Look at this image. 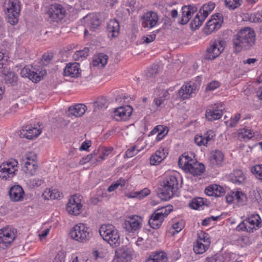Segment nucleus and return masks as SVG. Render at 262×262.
Returning <instances> with one entry per match:
<instances>
[{
  "label": "nucleus",
  "instance_id": "f257e3e1",
  "mask_svg": "<svg viewBox=\"0 0 262 262\" xmlns=\"http://www.w3.org/2000/svg\"><path fill=\"white\" fill-rule=\"evenodd\" d=\"M255 41V34L253 29L246 27L241 29L233 37V43L236 52L249 49Z\"/></svg>",
  "mask_w": 262,
  "mask_h": 262
},
{
  "label": "nucleus",
  "instance_id": "f03ea898",
  "mask_svg": "<svg viewBox=\"0 0 262 262\" xmlns=\"http://www.w3.org/2000/svg\"><path fill=\"white\" fill-rule=\"evenodd\" d=\"M99 234L102 238L112 247H117L120 244V237L118 230L111 224H104L100 226Z\"/></svg>",
  "mask_w": 262,
  "mask_h": 262
},
{
  "label": "nucleus",
  "instance_id": "7ed1b4c3",
  "mask_svg": "<svg viewBox=\"0 0 262 262\" xmlns=\"http://www.w3.org/2000/svg\"><path fill=\"white\" fill-rule=\"evenodd\" d=\"M161 186L160 198L164 201L169 200L178 189V182L177 178L173 176H167L161 183Z\"/></svg>",
  "mask_w": 262,
  "mask_h": 262
},
{
  "label": "nucleus",
  "instance_id": "20e7f679",
  "mask_svg": "<svg viewBox=\"0 0 262 262\" xmlns=\"http://www.w3.org/2000/svg\"><path fill=\"white\" fill-rule=\"evenodd\" d=\"M19 168L18 161L14 158L8 159L0 164V179L11 180L17 174Z\"/></svg>",
  "mask_w": 262,
  "mask_h": 262
},
{
  "label": "nucleus",
  "instance_id": "39448f33",
  "mask_svg": "<svg viewBox=\"0 0 262 262\" xmlns=\"http://www.w3.org/2000/svg\"><path fill=\"white\" fill-rule=\"evenodd\" d=\"M262 226V221L258 214H251L248 215L237 227V231H246L253 233L258 230Z\"/></svg>",
  "mask_w": 262,
  "mask_h": 262
},
{
  "label": "nucleus",
  "instance_id": "423d86ee",
  "mask_svg": "<svg viewBox=\"0 0 262 262\" xmlns=\"http://www.w3.org/2000/svg\"><path fill=\"white\" fill-rule=\"evenodd\" d=\"M4 8L7 21L12 25H16L18 21L20 11L19 0H5Z\"/></svg>",
  "mask_w": 262,
  "mask_h": 262
},
{
  "label": "nucleus",
  "instance_id": "0eeeda50",
  "mask_svg": "<svg viewBox=\"0 0 262 262\" xmlns=\"http://www.w3.org/2000/svg\"><path fill=\"white\" fill-rule=\"evenodd\" d=\"M172 210V206H166L157 209L151 215L148 223L150 226L155 229H159L164 219Z\"/></svg>",
  "mask_w": 262,
  "mask_h": 262
},
{
  "label": "nucleus",
  "instance_id": "6e6552de",
  "mask_svg": "<svg viewBox=\"0 0 262 262\" xmlns=\"http://www.w3.org/2000/svg\"><path fill=\"white\" fill-rule=\"evenodd\" d=\"M70 235L75 241L84 243L91 237L90 228L83 223L76 224L71 230Z\"/></svg>",
  "mask_w": 262,
  "mask_h": 262
},
{
  "label": "nucleus",
  "instance_id": "1a4fd4ad",
  "mask_svg": "<svg viewBox=\"0 0 262 262\" xmlns=\"http://www.w3.org/2000/svg\"><path fill=\"white\" fill-rule=\"evenodd\" d=\"M14 228L7 226L0 229V247L5 249L9 246L16 237Z\"/></svg>",
  "mask_w": 262,
  "mask_h": 262
},
{
  "label": "nucleus",
  "instance_id": "9d476101",
  "mask_svg": "<svg viewBox=\"0 0 262 262\" xmlns=\"http://www.w3.org/2000/svg\"><path fill=\"white\" fill-rule=\"evenodd\" d=\"M82 196L79 194H75L69 200L67 205V211L70 214L77 215L80 213L83 206Z\"/></svg>",
  "mask_w": 262,
  "mask_h": 262
},
{
  "label": "nucleus",
  "instance_id": "9b49d317",
  "mask_svg": "<svg viewBox=\"0 0 262 262\" xmlns=\"http://www.w3.org/2000/svg\"><path fill=\"white\" fill-rule=\"evenodd\" d=\"M46 73V72L45 70L39 71L30 66L25 67L20 72L22 77H27L34 82L40 81Z\"/></svg>",
  "mask_w": 262,
  "mask_h": 262
},
{
  "label": "nucleus",
  "instance_id": "f8f14e48",
  "mask_svg": "<svg viewBox=\"0 0 262 262\" xmlns=\"http://www.w3.org/2000/svg\"><path fill=\"white\" fill-rule=\"evenodd\" d=\"M225 109L223 103H214L209 105L206 111L205 117L210 121H214L221 118Z\"/></svg>",
  "mask_w": 262,
  "mask_h": 262
},
{
  "label": "nucleus",
  "instance_id": "ddd939ff",
  "mask_svg": "<svg viewBox=\"0 0 262 262\" xmlns=\"http://www.w3.org/2000/svg\"><path fill=\"white\" fill-rule=\"evenodd\" d=\"M142 219L138 215L128 216L124 221V227L129 232L140 229L142 224Z\"/></svg>",
  "mask_w": 262,
  "mask_h": 262
},
{
  "label": "nucleus",
  "instance_id": "4468645a",
  "mask_svg": "<svg viewBox=\"0 0 262 262\" xmlns=\"http://www.w3.org/2000/svg\"><path fill=\"white\" fill-rule=\"evenodd\" d=\"M224 50V47L222 41L221 40H215L207 49L205 58L206 59H214L219 56Z\"/></svg>",
  "mask_w": 262,
  "mask_h": 262
},
{
  "label": "nucleus",
  "instance_id": "2eb2a0df",
  "mask_svg": "<svg viewBox=\"0 0 262 262\" xmlns=\"http://www.w3.org/2000/svg\"><path fill=\"white\" fill-rule=\"evenodd\" d=\"M46 12L50 18L57 21L64 17L66 11L61 5L55 4L47 7Z\"/></svg>",
  "mask_w": 262,
  "mask_h": 262
},
{
  "label": "nucleus",
  "instance_id": "dca6fc26",
  "mask_svg": "<svg viewBox=\"0 0 262 262\" xmlns=\"http://www.w3.org/2000/svg\"><path fill=\"white\" fill-rule=\"evenodd\" d=\"M159 19L157 13L152 11L147 12L141 18L142 26L144 28H152L157 25Z\"/></svg>",
  "mask_w": 262,
  "mask_h": 262
},
{
  "label": "nucleus",
  "instance_id": "f3484780",
  "mask_svg": "<svg viewBox=\"0 0 262 262\" xmlns=\"http://www.w3.org/2000/svg\"><path fill=\"white\" fill-rule=\"evenodd\" d=\"M223 23V16L221 13L213 15L206 25L205 31L207 34L219 29Z\"/></svg>",
  "mask_w": 262,
  "mask_h": 262
},
{
  "label": "nucleus",
  "instance_id": "a211bd4d",
  "mask_svg": "<svg viewBox=\"0 0 262 262\" xmlns=\"http://www.w3.org/2000/svg\"><path fill=\"white\" fill-rule=\"evenodd\" d=\"M196 92V85L193 83H187L182 86L178 94V97L182 100L189 99L193 97Z\"/></svg>",
  "mask_w": 262,
  "mask_h": 262
},
{
  "label": "nucleus",
  "instance_id": "6ab92c4d",
  "mask_svg": "<svg viewBox=\"0 0 262 262\" xmlns=\"http://www.w3.org/2000/svg\"><path fill=\"white\" fill-rule=\"evenodd\" d=\"M133 113V108L125 105L117 108L114 112V118L117 121H126Z\"/></svg>",
  "mask_w": 262,
  "mask_h": 262
},
{
  "label": "nucleus",
  "instance_id": "aec40b11",
  "mask_svg": "<svg viewBox=\"0 0 262 262\" xmlns=\"http://www.w3.org/2000/svg\"><path fill=\"white\" fill-rule=\"evenodd\" d=\"M196 10V8L194 6H183L182 8V17L181 20L179 21V23L181 25L186 24Z\"/></svg>",
  "mask_w": 262,
  "mask_h": 262
},
{
  "label": "nucleus",
  "instance_id": "412c9836",
  "mask_svg": "<svg viewBox=\"0 0 262 262\" xmlns=\"http://www.w3.org/2000/svg\"><path fill=\"white\" fill-rule=\"evenodd\" d=\"M215 135L212 130H209L203 136L196 135L194 142L199 146H206L209 142L213 140Z\"/></svg>",
  "mask_w": 262,
  "mask_h": 262
},
{
  "label": "nucleus",
  "instance_id": "4be33fe9",
  "mask_svg": "<svg viewBox=\"0 0 262 262\" xmlns=\"http://www.w3.org/2000/svg\"><path fill=\"white\" fill-rule=\"evenodd\" d=\"M193 158H194V156L192 154L184 153L179 158L178 164L179 166L184 170L188 169L190 165H191L196 161V160Z\"/></svg>",
  "mask_w": 262,
  "mask_h": 262
},
{
  "label": "nucleus",
  "instance_id": "5701e85b",
  "mask_svg": "<svg viewBox=\"0 0 262 262\" xmlns=\"http://www.w3.org/2000/svg\"><path fill=\"white\" fill-rule=\"evenodd\" d=\"M209 160L210 164L214 166H221L224 160V155L219 150H212L210 153Z\"/></svg>",
  "mask_w": 262,
  "mask_h": 262
},
{
  "label": "nucleus",
  "instance_id": "b1692460",
  "mask_svg": "<svg viewBox=\"0 0 262 262\" xmlns=\"http://www.w3.org/2000/svg\"><path fill=\"white\" fill-rule=\"evenodd\" d=\"M120 31V26L116 19H111L107 23L106 32L110 38H115L118 36Z\"/></svg>",
  "mask_w": 262,
  "mask_h": 262
},
{
  "label": "nucleus",
  "instance_id": "393cba45",
  "mask_svg": "<svg viewBox=\"0 0 262 262\" xmlns=\"http://www.w3.org/2000/svg\"><path fill=\"white\" fill-rule=\"evenodd\" d=\"M168 154L166 148H160L150 158V163L152 165H157L160 163Z\"/></svg>",
  "mask_w": 262,
  "mask_h": 262
},
{
  "label": "nucleus",
  "instance_id": "a878e982",
  "mask_svg": "<svg viewBox=\"0 0 262 262\" xmlns=\"http://www.w3.org/2000/svg\"><path fill=\"white\" fill-rule=\"evenodd\" d=\"M2 76L6 84L14 85L17 81V76L9 68L5 67L2 71Z\"/></svg>",
  "mask_w": 262,
  "mask_h": 262
},
{
  "label": "nucleus",
  "instance_id": "bb28decb",
  "mask_svg": "<svg viewBox=\"0 0 262 262\" xmlns=\"http://www.w3.org/2000/svg\"><path fill=\"white\" fill-rule=\"evenodd\" d=\"M87 28L90 30H95L100 24V20L95 14H90L83 18Z\"/></svg>",
  "mask_w": 262,
  "mask_h": 262
},
{
  "label": "nucleus",
  "instance_id": "cd10ccee",
  "mask_svg": "<svg viewBox=\"0 0 262 262\" xmlns=\"http://www.w3.org/2000/svg\"><path fill=\"white\" fill-rule=\"evenodd\" d=\"M63 74L66 76L77 77L80 74L79 64L76 62L67 64L64 69Z\"/></svg>",
  "mask_w": 262,
  "mask_h": 262
},
{
  "label": "nucleus",
  "instance_id": "c85d7f7f",
  "mask_svg": "<svg viewBox=\"0 0 262 262\" xmlns=\"http://www.w3.org/2000/svg\"><path fill=\"white\" fill-rule=\"evenodd\" d=\"M41 133V130L37 127L26 126L23 127L21 135L28 139H32L37 137Z\"/></svg>",
  "mask_w": 262,
  "mask_h": 262
},
{
  "label": "nucleus",
  "instance_id": "c756f323",
  "mask_svg": "<svg viewBox=\"0 0 262 262\" xmlns=\"http://www.w3.org/2000/svg\"><path fill=\"white\" fill-rule=\"evenodd\" d=\"M206 194L209 196L219 197L225 193L224 189L217 185H210L205 189Z\"/></svg>",
  "mask_w": 262,
  "mask_h": 262
},
{
  "label": "nucleus",
  "instance_id": "7c9ffc66",
  "mask_svg": "<svg viewBox=\"0 0 262 262\" xmlns=\"http://www.w3.org/2000/svg\"><path fill=\"white\" fill-rule=\"evenodd\" d=\"M167 256L166 253L163 251L152 252L147 258L145 262H167Z\"/></svg>",
  "mask_w": 262,
  "mask_h": 262
},
{
  "label": "nucleus",
  "instance_id": "2f4dec72",
  "mask_svg": "<svg viewBox=\"0 0 262 262\" xmlns=\"http://www.w3.org/2000/svg\"><path fill=\"white\" fill-rule=\"evenodd\" d=\"M24 191L19 185L12 187L9 191L10 197L14 201H20L23 199Z\"/></svg>",
  "mask_w": 262,
  "mask_h": 262
},
{
  "label": "nucleus",
  "instance_id": "473e14b6",
  "mask_svg": "<svg viewBox=\"0 0 262 262\" xmlns=\"http://www.w3.org/2000/svg\"><path fill=\"white\" fill-rule=\"evenodd\" d=\"M86 110V106L85 105L77 104L69 107V115L81 117L85 113Z\"/></svg>",
  "mask_w": 262,
  "mask_h": 262
},
{
  "label": "nucleus",
  "instance_id": "72a5a7b5",
  "mask_svg": "<svg viewBox=\"0 0 262 262\" xmlns=\"http://www.w3.org/2000/svg\"><path fill=\"white\" fill-rule=\"evenodd\" d=\"M205 167L203 164L198 163L196 161L191 165H190L188 169H186L185 171L195 175H200L204 172Z\"/></svg>",
  "mask_w": 262,
  "mask_h": 262
},
{
  "label": "nucleus",
  "instance_id": "f704fd0d",
  "mask_svg": "<svg viewBox=\"0 0 262 262\" xmlns=\"http://www.w3.org/2000/svg\"><path fill=\"white\" fill-rule=\"evenodd\" d=\"M130 258V255L125 247H121L116 251V260L118 262H126Z\"/></svg>",
  "mask_w": 262,
  "mask_h": 262
},
{
  "label": "nucleus",
  "instance_id": "c9c22d12",
  "mask_svg": "<svg viewBox=\"0 0 262 262\" xmlns=\"http://www.w3.org/2000/svg\"><path fill=\"white\" fill-rule=\"evenodd\" d=\"M108 56L104 54H99L93 57L92 65L94 67H103L107 63Z\"/></svg>",
  "mask_w": 262,
  "mask_h": 262
},
{
  "label": "nucleus",
  "instance_id": "e433bc0d",
  "mask_svg": "<svg viewBox=\"0 0 262 262\" xmlns=\"http://www.w3.org/2000/svg\"><path fill=\"white\" fill-rule=\"evenodd\" d=\"M42 195L46 200H54L60 199L61 193L57 189H47L43 192Z\"/></svg>",
  "mask_w": 262,
  "mask_h": 262
},
{
  "label": "nucleus",
  "instance_id": "4c0bfd02",
  "mask_svg": "<svg viewBox=\"0 0 262 262\" xmlns=\"http://www.w3.org/2000/svg\"><path fill=\"white\" fill-rule=\"evenodd\" d=\"M37 168V163L25 162L23 166V170L26 174L33 176L36 173Z\"/></svg>",
  "mask_w": 262,
  "mask_h": 262
},
{
  "label": "nucleus",
  "instance_id": "58836bf2",
  "mask_svg": "<svg viewBox=\"0 0 262 262\" xmlns=\"http://www.w3.org/2000/svg\"><path fill=\"white\" fill-rule=\"evenodd\" d=\"M230 179L234 183L241 184L244 181L245 177L242 171L237 169L230 175Z\"/></svg>",
  "mask_w": 262,
  "mask_h": 262
},
{
  "label": "nucleus",
  "instance_id": "ea45409f",
  "mask_svg": "<svg viewBox=\"0 0 262 262\" xmlns=\"http://www.w3.org/2000/svg\"><path fill=\"white\" fill-rule=\"evenodd\" d=\"M237 135L238 139L247 141L253 137L254 134L251 129L243 128L238 130Z\"/></svg>",
  "mask_w": 262,
  "mask_h": 262
},
{
  "label": "nucleus",
  "instance_id": "a19ab883",
  "mask_svg": "<svg viewBox=\"0 0 262 262\" xmlns=\"http://www.w3.org/2000/svg\"><path fill=\"white\" fill-rule=\"evenodd\" d=\"M209 247L197 239L193 243V249L195 253L201 254L204 253L208 249Z\"/></svg>",
  "mask_w": 262,
  "mask_h": 262
},
{
  "label": "nucleus",
  "instance_id": "79ce46f5",
  "mask_svg": "<svg viewBox=\"0 0 262 262\" xmlns=\"http://www.w3.org/2000/svg\"><path fill=\"white\" fill-rule=\"evenodd\" d=\"M215 4L213 2H209L204 4L200 9V14H203L206 17L208 16L209 14L214 9Z\"/></svg>",
  "mask_w": 262,
  "mask_h": 262
},
{
  "label": "nucleus",
  "instance_id": "37998d69",
  "mask_svg": "<svg viewBox=\"0 0 262 262\" xmlns=\"http://www.w3.org/2000/svg\"><path fill=\"white\" fill-rule=\"evenodd\" d=\"M206 18L203 14H200L199 12L195 16L192 22H191V25L195 29L198 28L202 25Z\"/></svg>",
  "mask_w": 262,
  "mask_h": 262
},
{
  "label": "nucleus",
  "instance_id": "c03bdc74",
  "mask_svg": "<svg viewBox=\"0 0 262 262\" xmlns=\"http://www.w3.org/2000/svg\"><path fill=\"white\" fill-rule=\"evenodd\" d=\"M242 3V0H225V6L230 10H234L239 7Z\"/></svg>",
  "mask_w": 262,
  "mask_h": 262
},
{
  "label": "nucleus",
  "instance_id": "a18cd8bd",
  "mask_svg": "<svg viewBox=\"0 0 262 262\" xmlns=\"http://www.w3.org/2000/svg\"><path fill=\"white\" fill-rule=\"evenodd\" d=\"M197 240L200 242L203 243V244L207 245L209 247L210 244V239L209 237V235L204 232L201 231L200 233L198 234Z\"/></svg>",
  "mask_w": 262,
  "mask_h": 262
},
{
  "label": "nucleus",
  "instance_id": "49530a36",
  "mask_svg": "<svg viewBox=\"0 0 262 262\" xmlns=\"http://www.w3.org/2000/svg\"><path fill=\"white\" fill-rule=\"evenodd\" d=\"M150 193L148 189L145 188L141 191H136L132 193L130 196L131 198H136L139 200L143 199L144 197L147 196Z\"/></svg>",
  "mask_w": 262,
  "mask_h": 262
},
{
  "label": "nucleus",
  "instance_id": "de8ad7c7",
  "mask_svg": "<svg viewBox=\"0 0 262 262\" xmlns=\"http://www.w3.org/2000/svg\"><path fill=\"white\" fill-rule=\"evenodd\" d=\"M44 183V181L40 178H35L30 179L28 182V184L31 188L38 187L41 186Z\"/></svg>",
  "mask_w": 262,
  "mask_h": 262
},
{
  "label": "nucleus",
  "instance_id": "09e8293b",
  "mask_svg": "<svg viewBox=\"0 0 262 262\" xmlns=\"http://www.w3.org/2000/svg\"><path fill=\"white\" fill-rule=\"evenodd\" d=\"M89 52V49L87 48H85L83 50L76 52L73 57L75 60H80L88 56Z\"/></svg>",
  "mask_w": 262,
  "mask_h": 262
},
{
  "label": "nucleus",
  "instance_id": "8fccbe9b",
  "mask_svg": "<svg viewBox=\"0 0 262 262\" xmlns=\"http://www.w3.org/2000/svg\"><path fill=\"white\" fill-rule=\"evenodd\" d=\"M125 181L123 179H119L115 183H113L111 186L108 187L107 188V191L108 192H112L116 190L117 188L119 187V186H121L122 187L125 185Z\"/></svg>",
  "mask_w": 262,
  "mask_h": 262
},
{
  "label": "nucleus",
  "instance_id": "3c124183",
  "mask_svg": "<svg viewBox=\"0 0 262 262\" xmlns=\"http://www.w3.org/2000/svg\"><path fill=\"white\" fill-rule=\"evenodd\" d=\"M168 131L167 127L163 125H157L150 132V134L154 135L159 133L166 135L168 133Z\"/></svg>",
  "mask_w": 262,
  "mask_h": 262
},
{
  "label": "nucleus",
  "instance_id": "603ef678",
  "mask_svg": "<svg viewBox=\"0 0 262 262\" xmlns=\"http://www.w3.org/2000/svg\"><path fill=\"white\" fill-rule=\"evenodd\" d=\"M23 160L24 161V163H25V162L37 163L36 161V156L35 153L32 152L26 153L23 157Z\"/></svg>",
  "mask_w": 262,
  "mask_h": 262
},
{
  "label": "nucleus",
  "instance_id": "864d4df0",
  "mask_svg": "<svg viewBox=\"0 0 262 262\" xmlns=\"http://www.w3.org/2000/svg\"><path fill=\"white\" fill-rule=\"evenodd\" d=\"M91 155L92 156L93 164H96L103 161V158L101 157L98 149L94 150L93 152L91 154Z\"/></svg>",
  "mask_w": 262,
  "mask_h": 262
},
{
  "label": "nucleus",
  "instance_id": "5fc2aeb1",
  "mask_svg": "<svg viewBox=\"0 0 262 262\" xmlns=\"http://www.w3.org/2000/svg\"><path fill=\"white\" fill-rule=\"evenodd\" d=\"M204 205V200L201 198L193 200L190 204V207L194 209H198Z\"/></svg>",
  "mask_w": 262,
  "mask_h": 262
},
{
  "label": "nucleus",
  "instance_id": "6e6d98bb",
  "mask_svg": "<svg viewBox=\"0 0 262 262\" xmlns=\"http://www.w3.org/2000/svg\"><path fill=\"white\" fill-rule=\"evenodd\" d=\"M235 203L242 204L244 202L246 196L244 193L239 191L234 192Z\"/></svg>",
  "mask_w": 262,
  "mask_h": 262
},
{
  "label": "nucleus",
  "instance_id": "4d7b16f0",
  "mask_svg": "<svg viewBox=\"0 0 262 262\" xmlns=\"http://www.w3.org/2000/svg\"><path fill=\"white\" fill-rule=\"evenodd\" d=\"M205 262H226L225 257L222 255L206 258Z\"/></svg>",
  "mask_w": 262,
  "mask_h": 262
},
{
  "label": "nucleus",
  "instance_id": "13d9d810",
  "mask_svg": "<svg viewBox=\"0 0 262 262\" xmlns=\"http://www.w3.org/2000/svg\"><path fill=\"white\" fill-rule=\"evenodd\" d=\"M251 171L258 179L262 173V165H256L252 167Z\"/></svg>",
  "mask_w": 262,
  "mask_h": 262
},
{
  "label": "nucleus",
  "instance_id": "bf43d9fd",
  "mask_svg": "<svg viewBox=\"0 0 262 262\" xmlns=\"http://www.w3.org/2000/svg\"><path fill=\"white\" fill-rule=\"evenodd\" d=\"M240 118L241 114L239 113L235 114L234 116L230 118L229 126L231 127H235L237 124Z\"/></svg>",
  "mask_w": 262,
  "mask_h": 262
},
{
  "label": "nucleus",
  "instance_id": "052dcab7",
  "mask_svg": "<svg viewBox=\"0 0 262 262\" xmlns=\"http://www.w3.org/2000/svg\"><path fill=\"white\" fill-rule=\"evenodd\" d=\"M140 151V149H138L137 146H134L128 149L125 154L127 158H131L137 155Z\"/></svg>",
  "mask_w": 262,
  "mask_h": 262
},
{
  "label": "nucleus",
  "instance_id": "680f3d73",
  "mask_svg": "<svg viewBox=\"0 0 262 262\" xmlns=\"http://www.w3.org/2000/svg\"><path fill=\"white\" fill-rule=\"evenodd\" d=\"M98 150L100 151L101 157L103 158V160H104L111 153L112 148L102 147L99 148Z\"/></svg>",
  "mask_w": 262,
  "mask_h": 262
},
{
  "label": "nucleus",
  "instance_id": "e2e57ef3",
  "mask_svg": "<svg viewBox=\"0 0 262 262\" xmlns=\"http://www.w3.org/2000/svg\"><path fill=\"white\" fill-rule=\"evenodd\" d=\"M220 83L217 81H212L208 83L206 87V91H213L219 88Z\"/></svg>",
  "mask_w": 262,
  "mask_h": 262
},
{
  "label": "nucleus",
  "instance_id": "0e129e2a",
  "mask_svg": "<svg viewBox=\"0 0 262 262\" xmlns=\"http://www.w3.org/2000/svg\"><path fill=\"white\" fill-rule=\"evenodd\" d=\"M171 228L174 232L178 233L184 228V224L182 222H178L174 223L172 225Z\"/></svg>",
  "mask_w": 262,
  "mask_h": 262
},
{
  "label": "nucleus",
  "instance_id": "69168bd1",
  "mask_svg": "<svg viewBox=\"0 0 262 262\" xmlns=\"http://www.w3.org/2000/svg\"><path fill=\"white\" fill-rule=\"evenodd\" d=\"M156 35L155 34H152L147 35L146 36H143L142 40L143 42L149 43L153 41L156 39Z\"/></svg>",
  "mask_w": 262,
  "mask_h": 262
},
{
  "label": "nucleus",
  "instance_id": "338daca9",
  "mask_svg": "<svg viewBox=\"0 0 262 262\" xmlns=\"http://www.w3.org/2000/svg\"><path fill=\"white\" fill-rule=\"evenodd\" d=\"M7 60V55L0 52V69L4 68Z\"/></svg>",
  "mask_w": 262,
  "mask_h": 262
},
{
  "label": "nucleus",
  "instance_id": "774afa93",
  "mask_svg": "<svg viewBox=\"0 0 262 262\" xmlns=\"http://www.w3.org/2000/svg\"><path fill=\"white\" fill-rule=\"evenodd\" d=\"M157 73V68L156 66L151 68L146 73L147 77H150L155 75Z\"/></svg>",
  "mask_w": 262,
  "mask_h": 262
}]
</instances>
